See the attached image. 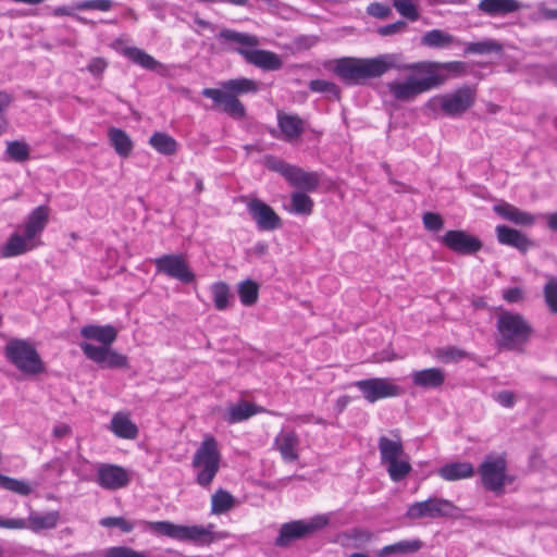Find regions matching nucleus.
<instances>
[{
	"label": "nucleus",
	"mask_w": 557,
	"mask_h": 557,
	"mask_svg": "<svg viewBox=\"0 0 557 557\" xmlns=\"http://www.w3.org/2000/svg\"><path fill=\"white\" fill-rule=\"evenodd\" d=\"M213 524L202 525H182L168 521L146 522L145 529L152 533L169 536L178 541H190L200 545H209L215 541L226 537L224 532H214Z\"/></svg>",
	"instance_id": "5"
},
{
	"label": "nucleus",
	"mask_w": 557,
	"mask_h": 557,
	"mask_svg": "<svg viewBox=\"0 0 557 557\" xmlns=\"http://www.w3.org/2000/svg\"><path fill=\"white\" fill-rule=\"evenodd\" d=\"M104 557H139V554L127 547H111L104 552Z\"/></svg>",
	"instance_id": "58"
},
{
	"label": "nucleus",
	"mask_w": 557,
	"mask_h": 557,
	"mask_svg": "<svg viewBox=\"0 0 557 557\" xmlns=\"http://www.w3.org/2000/svg\"><path fill=\"white\" fill-rule=\"evenodd\" d=\"M545 304L550 313L557 315V277H549L543 288Z\"/></svg>",
	"instance_id": "42"
},
{
	"label": "nucleus",
	"mask_w": 557,
	"mask_h": 557,
	"mask_svg": "<svg viewBox=\"0 0 557 557\" xmlns=\"http://www.w3.org/2000/svg\"><path fill=\"white\" fill-rule=\"evenodd\" d=\"M110 430L119 437L135 438L138 432L137 425L131 421L125 412H117L113 416Z\"/></svg>",
	"instance_id": "29"
},
{
	"label": "nucleus",
	"mask_w": 557,
	"mask_h": 557,
	"mask_svg": "<svg viewBox=\"0 0 557 557\" xmlns=\"http://www.w3.org/2000/svg\"><path fill=\"white\" fill-rule=\"evenodd\" d=\"M149 144L160 153L172 156L177 150V143L165 133H156L150 137Z\"/></svg>",
	"instance_id": "34"
},
{
	"label": "nucleus",
	"mask_w": 557,
	"mask_h": 557,
	"mask_svg": "<svg viewBox=\"0 0 557 557\" xmlns=\"http://www.w3.org/2000/svg\"><path fill=\"white\" fill-rule=\"evenodd\" d=\"M503 297L508 302H519L523 300L524 294L520 287H512L504 290Z\"/></svg>",
	"instance_id": "60"
},
{
	"label": "nucleus",
	"mask_w": 557,
	"mask_h": 557,
	"mask_svg": "<svg viewBox=\"0 0 557 557\" xmlns=\"http://www.w3.org/2000/svg\"><path fill=\"white\" fill-rule=\"evenodd\" d=\"M313 201L302 191H295L290 196V211L296 214L309 215L312 212Z\"/></svg>",
	"instance_id": "37"
},
{
	"label": "nucleus",
	"mask_w": 557,
	"mask_h": 557,
	"mask_svg": "<svg viewBox=\"0 0 557 557\" xmlns=\"http://www.w3.org/2000/svg\"><path fill=\"white\" fill-rule=\"evenodd\" d=\"M222 456L216 440L207 435L197 448L191 466L196 471V482L208 487L220 469Z\"/></svg>",
	"instance_id": "6"
},
{
	"label": "nucleus",
	"mask_w": 557,
	"mask_h": 557,
	"mask_svg": "<svg viewBox=\"0 0 557 557\" xmlns=\"http://www.w3.org/2000/svg\"><path fill=\"white\" fill-rule=\"evenodd\" d=\"M355 386L360 391L362 397L373 404L380 399L398 397L404 394V389L388 377H371L355 382Z\"/></svg>",
	"instance_id": "12"
},
{
	"label": "nucleus",
	"mask_w": 557,
	"mask_h": 557,
	"mask_svg": "<svg viewBox=\"0 0 557 557\" xmlns=\"http://www.w3.org/2000/svg\"><path fill=\"white\" fill-rule=\"evenodd\" d=\"M81 335L89 341L79 344L81 349L90 360L106 368H117L125 363V358L111 348L116 339V331L111 325H86Z\"/></svg>",
	"instance_id": "2"
},
{
	"label": "nucleus",
	"mask_w": 557,
	"mask_h": 557,
	"mask_svg": "<svg viewBox=\"0 0 557 557\" xmlns=\"http://www.w3.org/2000/svg\"><path fill=\"white\" fill-rule=\"evenodd\" d=\"M107 67V62L102 58H95L90 61L88 70L92 74H100Z\"/></svg>",
	"instance_id": "61"
},
{
	"label": "nucleus",
	"mask_w": 557,
	"mask_h": 557,
	"mask_svg": "<svg viewBox=\"0 0 557 557\" xmlns=\"http://www.w3.org/2000/svg\"><path fill=\"white\" fill-rule=\"evenodd\" d=\"M238 296L244 306H252L258 300L259 286L251 280H246L238 284Z\"/></svg>",
	"instance_id": "36"
},
{
	"label": "nucleus",
	"mask_w": 557,
	"mask_h": 557,
	"mask_svg": "<svg viewBox=\"0 0 557 557\" xmlns=\"http://www.w3.org/2000/svg\"><path fill=\"white\" fill-rule=\"evenodd\" d=\"M497 346L503 350L523 352L534 329L520 313L500 310L496 317Z\"/></svg>",
	"instance_id": "3"
},
{
	"label": "nucleus",
	"mask_w": 557,
	"mask_h": 557,
	"mask_svg": "<svg viewBox=\"0 0 557 557\" xmlns=\"http://www.w3.org/2000/svg\"><path fill=\"white\" fill-rule=\"evenodd\" d=\"M475 94L470 87H461L453 92L437 95L428 100L425 109L433 114L444 113L458 116L474 103Z\"/></svg>",
	"instance_id": "7"
},
{
	"label": "nucleus",
	"mask_w": 557,
	"mask_h": 557,
	"mask_svg": "<svg viewBox=\"0 0 557 557\" xmlns=\"http://www.w3.org/2000/svg\"><path fill=\"white\" fill-rule=\"evenodd\" d=\"M456 41L455 37L442 29H432L421 37V45L431 49H445Z\"/></svg>",
	"instance_id": "30"
},
{
	"label": "nucleus",
	"mask_w": 557,
	"mask_h": 557,
	"mask_svg": "<svg viewBox=\"0 0 557 557\" xmlns=\"http://www.w3.org/2000/svg\"><path fill=\"white\" fill-rule=\"evenodd\" d=\"M49 218V209L46 206L37 207L32 213L28 215L25 221L24 226L22 227V232H24L28 238L36 240V237L39 236L45 230Z\"/></svg>",
	"instance_id": "24"
},
{
	"label": "nucleus",
	"mask_w": 557,
	"mask_h": 557,
	"mask_svg": "<svg viewBox=\"0 0 557 557\" xmlns=\"http://www.w3.org/2000/svg\"><path fill=\"white\" fill-rule=\"evenodd\" d=\"M212 296L214 306L218 310H224L228 306L230 288L225 283H215L212 285Z\"/></svg>",
	"instance_id": "44"
},
{
	"label": "nucleus",
	"mask_w": 557,
	"mask_h": 557,
	"mask_svg": "<svg viewBox=\"0 0 557 557\" xmlns=\"http://www.w3.org/2000/svg\"><path fill=\"white\" fill-rule=\"evenodd\" d=\"M458 510V507L448 499L431 497L426 500L411 504L407 509L406 517L412 520L450 518L456 517Z\"/></svg>",
	"instance_id": "11"
},
{
	"label": "nucleus",
	"mask_w": 557,
	"mask_h": 557,
	"mask_svg": "<svg viewBox=\"0 0 557 557\" xmlns=\"http://www.w3.org/2000/svg\"><path fill=\"white\" fill-rule=\"evenodd\" d=\"M299 436L293 430H282L274 438V448L286 462L298 460Z\"/></svg>",
	"instance_id": "16"
},
{
	"label": "nucleus",
	"mask_w": 557,
	"mask_h": 557,
	"mask_svg": "<svg viewBox=\"0 0 557 557\" xmlns=\"http://www.w3.org/2000/svg\"><path fill=\"white\" fill-rule=\"evenodd\" d=\"M265 165L271 171L277 172L283 175L285 178L287 177V173L290 171L292 164L284 162L281 159L275 157H267Z\"/></svg>",
	"instance_id": "51"
},
{
	"label": "nucleus",
	"mask_w": 557,
	"mask_h": 557,
	"mask_svg": "<svg viewBox=\"0 0 557 557\" xmlns=\"http://www.w3.org/2000/svg\"><path fill=\"white\" fill-rule=\"evenodd\" d=\"M202 95L207 98L212 99L215 104L222 106L225 97L227 96V91L223 89L205 88L202 90Z\"/></svg>",
	"instance_id": "59"
},
{
	"label": "nucleus",
	"mask_w": 557,
	"mask_h": 557,
	"mask_svg": "<svg viewBox=\"0 0 557 557\" xmlns=\"http://www.w3.org/2000/svg\"><path fill=\"white\" fill-rule=\"evenodd\" d=\"M158 271L170 277L188 284L194 282L195 274L189 270L186 261L180 255H165L154 261Z\"/></svg>",
	"instance_id": "13"
},
{
	"label": "nucleus",
	"mask_w": 557,
	"mask_h": 557,
	"mask_svg": "<svg viewBox=\"0 0 557 557\" xmlns=\"http://www.w3.org/2000/svg\"><path fill=\"white\" fill-rule=\"evenodd\" d=\"M445 372L440 368H429L423 370L413 371L411 380L414 386L429 389L437 388L445 382Z\"/></svg>",
	"instance_id": "22"
},
{
	"label": "nucleus",
	"mask_w": 557,
	"mask_h": 557,
	"mask_svg": "<svg viewBox=\"0 0 557 557\" xmlns=\"http://www.w3.org/2000/svg\"><path fill=\"white\" fill-rule=\"evenodd\" d=\"M60 521V512L58 510L35 511L32 510L26 518V530L34 533H40L57 528Z\"/></svg>",
	"instance_id": "18"
},
{
	"label": "nucleus",
	"mask_w": 557,
	"mask_h": 557,
	"mask_svg": "<svg viewBox=\"0 0 557 557\" xmlns=\"http://www.w3.org/2000/svg\"><path fill=\"white\" fill-rule=\"evenodd\" d=\"M309 88L314 92H324L329 95L331 98L339 99V88L332 82L323 81V79H314L309 84Z\"/></svg>",
	"instance_id": "46"
},
{
	"label": "nucleus",
	"mask_w": 557,
	"mask_h": 557,
	"mask_svg": "<svg viewBox=\"0 0 557 557\" xmlns=\"http://www.w3.org/2000/svg\"><path fill=\"white\" fill-rule=\"evenodd\" d=\"M539 12L543 20H557V9H548L544 4H540Z\"/></svg>",
	"instance_id": "62"
},
{
	"label": "nucleus",
	"mask_w": 557,
	"mask_h": 557,
	"mask_svg": "<svg viewBox=\"0 0 557 557\" xmlns=\"http://www.w3.org/2000/svg\"><path fill=\"white\" fill-rule=\"evenodd\" d=\"M423 224L428 231L437 232L443 228L444 221L440 214L426 212L423 215Z\"/></svg>",
	"instance_id": "53"
},
{
	"label": "nucleus",
	"mask_w": 557,
	"mask_h": 557,
	"mask_svg": "<svg viewBox=\"0 0 557 557\" xmlns=\"http://www.w3.org/2000/svg\"><path fill=\"white\" fill-rule=\"evenodd\" d=\"M108 136L111 146L120 157L126 158L129 156L133 149V143L125 132L112 127L109 129Z\"/></svg>",
	"instance_id": "31"
},
{
	"label": "nucleus",
	"mask_w": 557,
	"mask_h": 557,
	"mask_svg": "<svg viewBox=\"0 0 557 557\" xmlns=\"http://www.w3.org/2000/svg\"><path fill=\"white\" fill-rule=\"evenodd\" d=\"M219 37L227 42L237 45V47H233L232 49L255 66L267 71H275L282 67V60L276 53L255 49L259 46V39L255 35L223 29L220 32Z\"/></svg>",
	"instance_id": "4"
},
{
	"label": "nucleus",
	"mask_w": 557,
	"mask_h": 557,
	"mask_svg": "<svg viewBox=\"0 0 557 557\" xmlns=\"http://www.w3.org/2000/svg\"><path fill=\"white\" fill-rule=\"evenodd\" d=\"M37 246V240L28 238L24 232H16L9 237L8 242L1 248L0 253L3 258H12L26 253Z\"/></svg>",
	"instance_id": "19"
},
{
	"label": "nucleus",
	"mask_w": 557,
	"mask_h": 557,
	"mask_svg": "<svg viewBox=\"0 0 557 557\" xmlns=\"http://www.w3.org/2000/svg\"><path fill=\"white\" fill-rule=\"evenodd\" d=\"M327 523L329 518L324 515H318L309 520H295L284 523L278 530L274 544L277 547H288L295 541L308 537L322 530Z\"/></svg>",
	"instance_id": "10"
},
{
	"label": "nucleus",
	"mask_w": 557,
	"mask_h": 557,
	"mask_svg": "<svg viewBox=\"0 0 557 557\" xmlns=\"http://www.w3.org/2000/svg\"><path fill=\"white\" fill-rule=\"evenodd\" d=\"M407 28V23L404 21H397L395 23L382 26L377 29L381 36H391L397 33H401Z\"/></svg>",
	"instance_id": "57"
},
{
	"label": "nucleus",
	"mask_w": 557,
	"mask_h": 557,
	"mask_svg": "<svg viewBox=\"0 0 557 557\" xmlns=\"http://www.w3.org/2000/svg\"><path fill=\"white\" fill-rule=\"evenodd\" d=\"M346 537L355 542V546H361L373 539V533L366 529H352L346 533Z\"/></svg>",
	"instance_id": "50"
},
{
	"label": "nucleus",
	"mask_w": 557,
	"mask_h": 557,
	"mask_svg": "<svg viewBox=\"0 0 557 557\" xmlns=\"http://www.w3.org/2000/svg\"><path fill=\"white\" fill-rule=\"evenodd\" d=\"M474 473L473 465L468 461L449 462L437 470V474L448 482L470 479Z\"/></svg>",
	"instance_id": "23"
},
{
	"label": "nucleus",
	"mask_w": 557,
	"mask_h": 557,
	"mask_svg": "<svg viewBox=\"0 0 557 557\" xmlns=\"http://www.w3.org/2000/svg\"><path fill=\"white\" fill-rule=\"evenodd\" d=\"M0 487L22 496H27L33 492V486L29 482L5 476L3 474L0 482Z\"/></svg>",
	"instance_id": "40"
},
{
	"label": "nucleus",
	"mask_w": 557,
	"mask_h": 557,
	"mask_svg": "<svg viewBox=\"0 0 557 557\" xmlns=\"http://www.w3.org/2000/svg\"><path fill=\"white\" fill-rule=\"evenodd\" d=\"M113 48L124 57L128 58L135 63L139 62V50L135 47H131L124 39H119L114 42Z\"/></svg>",
	"instance_id": "49"
},
{
	"label": "nucleus",
	"mask_w": 557,
	"mask_h": 557,
	"mask_svg": "<svg viewBox=\"0 0 557 557\" xmlns=\"http://www.w3.org/2000/svg\"><path fill=\"white\" fill-rule=\"evenodd\" d=\"M71 433V428L67 424H58L53 428L52 434L55 438H62Z\"/></svg>",
	"instance_id": "63"
},
{
	"label": "nucleus",
	"mask_w": 557,
	"mask_h": 557,
	"mask_svg": "<svg viewBox=\"0 0 557 557\" xmlns=\"http://www.w3.org/2000/svg\"><path fill=\"white\" fill-rule=\"evenodd\" d=\"M496 235L500 244L511 246L521 252L528 251L534 245L523 233L506 225H498Z\"/></svg>",
	"instance_id": "20"
},
{
	"label": "nucleus",
	"mask_w": 557,
	"mask_h": 557,
	"mask_svg": "<svg viewBox=\"0 0 557 557\" xmlns=\"http://www.w3.org/2000/svg\"><path fill=\"white\" fill-rule=\"evenodd\" d=\"M100 524L104 528H113L116 527L121 529L123 532H129L133 530L134 524L129 523L125 519L121 517H108L100 520Z\"/></svg>",
	"instance_id": "52"
},
{
	"label": "nucleus",
	"mask_w": 557,
	"mask_h": 557,
	"mask_svg": "<svg viewBox=\"0 0 557 557\" xmlns=\"http://www.w3.org/2000/svg\"><path fill=\"white\" fill-rule=\"evenodd\" d=\"M465 69V63L460 61L406 64L401 62V54L384 53L375 58H342L336 61L334 73L347 84H360L366 79L381 77L391 70L412 72L405 79L386 84L395 100L410 102L419 95L444 85L451 76L460 75Z\"/></svg>",
	"instance_id": "1"
},
{
	"label": "nucleus",
	"mask_w": 557,
	"mask_h": 557,
	"mask_svg": "<svg viewBox=\"0 0 557 557\" xmlns=\"http://www.w3.org/2000/svg\"><path fill=\"white\" fill-rule=\"evenodd\" d=\"M518 0H481L478 9L486 15L498 16L518 12L523 8Z\"/></svg>",
	"instance_id": "21"
},
{
	"label": "nucleus",
	"mask_w": 557,
	"mask_h": 557,
	"mask_svg": "<svg viewBox=\"0 0 557 557\" xmlns=\"http://www.w3.org/2000/svg\"><path fill=\"white\" fill-rule=\"evenodd\" d=\"M493 398L495 401H497L500 406L505 408H511L516 404V395L511 391H500L494 394Z\"/></svg>",
	"instance_id": "56"
},
{
	"label": "nucleus",
	"mask_w": 557,
	"mask_h": 557,
	"mask_svg": "<svg viewBox=\"0 0 557 557\" xmlns=\"http://www.w3.org/2000/svg\"><path fill=\"white\" fill-rule=\"evenodd\" d=\"M221 87L223 90L227 91V94L236 97V95L256 92L259 85L252 79L240 77L225 81L221 84Z\"/></svg>",
	"instance_id": "33"
},
{
	"label": "nucleus",
	"mask_w": 557,
	"mask_h": 557,
	"mask_svg": "<svg viewBox=\"0 0 557 557\" xmlns=\"http://www.w3.org/2000/svg\"><path fill=\"white\" fill-rule=\"evenodd\" d=\"M7 359L26 375H37L45 371V364L35 347L24 339H11L5 348Z\"/></svg>",
	"instance_id": "8"
},
{
	"label": "nucleus",
	"mask_w": 557,
	"mask_h": 557,
	"mask_svg": "<svg viewBox=\"0 0 557 557\" xmlns=\"http://www.w3.org/2000/svg\"><path fill=\"white\" fill-rule=\"evenodd\" d=\"M503 51L502 44L493 39H486L478 42H470L467 45L466 52L473 54H485V53H499Z\"/></svg>",
	"instance_id": "41"
},
{
	"label": "nucleus",
	"mask_w": 557,
	"mask_h": 557,
	"mask_svg": "<svg viewBox=\"0 0 557 557\" xmlns=\"http://www.w3.org/2000/svg\"><path fill=\"white\" fill-rule=\"evenodd\" d=\"M478 472L482 485L496 495L504 493L505 486L513 479L507 474V461L503 456L488 455L480 465Z\"/></svg>",
	"instance_id": "9"
},
{
	"label": "nucleus",
	"mask_w": 557,
	"mask_h": 557,
	"mask_svg": "<svg viewBox=\"0 0 557 557\" xmlns=\"http://www.w3.org/2000/svg\"><path fill=\"white\" fill-rule=\"evenodd\" d=\"M141 67L156 72L161 76H166L169 74V69L166 65L160 63L151 55L141 52Z\"/></svg>",
	"instance_id": "47"
},
{
	"label": "nucleus",
	"mask_w": 557,
	"mask_h": 557,
	"mask_svg": "<svg viewBox=\"0 0 557 557\" xmlns=\"http://www.w3.org/2000/svg\"><path fill=\"white\" fill-rule=\"evenodd\" d=\"M248 212L257 226L262 231H273L281 226V218L275 211L259 199H251L248 205Z\"/></svg>",
	"instance_id": "15"
},
{
	"label": "nucleus",
	"mask_w": 557,
	"mask_h": 557,
	"mask_svg": "<svg viewBox=\"0 0 557 557\" xmlns=\"http://www.w3.org/2000/svg\"><path fill=\"white\" fill-rule=\"evenodd\" d=\"M7 154L15 162H24L29 158V148L23 141H9L7 144Z\"/></svg>",
	"instance_id": "43"
},
{
	"label": "nucleus",
	"mask_w": 557,
	"mask_h": 557,
	"mask_svg": "<svg viewBox=\"0 0 557 557\" xmlns=\"http://www.w3.org/2000/svg\"><path fill=\"white\" fill-rule=\"evenodd\" d=\"M0 529L26 530V519L0 517Z\"/></svg>",
	"instance_id": "55"
},
{
	"label": "nucleus",
	"mask_w": 557,
	"mask_h": 557,
	"mask_svg": "<svg viewBox=\"0 0 557 557\" xmlns=\"http://www.w3.org/2000/svg\"><path fill=\"white\" fill-rule=\"evenodd\" d=\"M278 125L286 140L298 138L302 133V121L296 115L278 114Z\"/></svg>",
	"instance_id": "32"
},
{
	"label": "nucleus",
	"mask_w": 557,
	"mask_h": 557,
	"mask_svg": "<svg viewBox=\"0 0 557 557\" xmlns=\"http://www.w3.org/2000/svg\"><path fill=\"white\" fill-rule=\"evenodd\" d=\"M112 7L111 0H85L77 2L74 5L75 10H97V11H109Z\"/></svg>",
	"instance_id": "48"
},
{
	"label": "nucleus",
	"mask_w": 557,
	"mask_h": 557,
	"mask_svg": "<svg viewBox=\"0 0 557 557\" xmlns=\"http://www.w3.org/2000/svg\"><path fill=\"white\" fill-rule=\"evenodd\" d=\"M13 98L5 91H0V114H4L5 110L11 104Z\"/></svg>",
	"instance_id": "64"
},
{
	"label": "nucleus",
	"mask_w": 557,
	"mask_h": 557,
	"mask_svg": "<svg viewBox=\"0 0 557 557\" xmlns=\"http://www.w3.org/2000/svg\"><path fill=\"white\" fill-rule=\"evenodd\" d=\"M367 13L377 18H386L391 15L392 10L386 4L373 2L368 5Z\"/></svg>",
	"instance_id": "54"
},
{
	"label": "nucleus",
	"mask_w": 557,
	"mask_h": 557,
	"mask_svg": "<svg viewBox=\"0 0 557 557\" xmlns=\"http://www.w3.org/2000/svg\"><path fill=\"white\" fill-rule=\"evenodd\" d=\"M494 211L505 220H508L517 225L530 226L535 222L534 215L522 211L507 202L494 206Z\"/></svg>",
	"instance_id": "25"
},
{
	"label": "nucleus",
	"mask_w": 557,
	"mask_h": 557,
	"mask_svg": "<svg viewBox=\"0 0 557 557\" xmlns=\"http://www.w3.org/2000/svg\"><path fill=\"white\" fill-rule=\"evenodd\" d=\"M286 180L290 185L305 190H314L319 185V175L314 172H307L298 166L292 165Z\"/></svg>",
	"instance_id": "26"
},
{
	"label": "nucleus",
	"mask_w": 557,
	"mask_h": 557,
	"mask_svg": "<svg viewBox=\"0 0 557 557\" xmlns=\"http://www.w3.org/2000/svg\"><path fill=\"white\" fill-rule=\"evenodd\" d=\"M234 506V497L224 490L216 491L211 497V511L215 515L223 513Z\"/></svg>",
	"instance_id": "38"
},
{
	"label": "nucleus",
	"mask_w": 557,
	"mask_h": 557,
	"mask_svg": "<svg viewBox=\"0 0 557 557\" xmlns=\"http://www.w3.org/2000/svg\"><path fill=\"white\" fill-rule=\"evenodd\" d=\"M441 242L460 255H472L482 248L481 240L465 231H448L441 237Z\"/></svg>",
	"instance_id": "14"
},
{
	"label": "nucleus",
	"mask_w": 557,
	"mask_h": 557,
	"mask_svg": "<svg viewBox=\"0 0 557 557\" xmlns=\"http://www.w3.org/2000/svg\"><path fill=\"white\" fill-rule=\"evenodd\" d=\"M97 482L106 490H117L127 484L128 474L121 467L101 465L97 472Z\"/></svg>",
	"instance_id": "17"
},
{
	"label": "nucleus",
	"mask_w": 557,
	"mask_h": 557,
	"mask_svg": "<svg viewBox=\"0 0 557 557\" xmlns=\"http://www.w3.org/2000/svg\"><path fill=\"white\" fill-rule=\"evenodd\" d=\"M384 465L387 467V472L394 482L403 480L411 471V466L406 455Z\"/></svg>",
	"instance_id": "35"
},
{
	"label": "nucleus",
	"mask_w": 557,
	"mask_h": 557,
	"mask_svg": "<svg viewBox=\"0 0 557 557\" xmlns=\"http://www.w3.org/2000/svg\"><path fill=\"white\" fill-rule=\"evenodd\" d=\"M255 413V407L246 401H243L228 408L226 420L230 423H236L252 417Z\"/></svg>",
	"instance_id": "39"
},
{
	"label": "nucleus",
	"mask_w": 557,
	"mask_h": 557,
	"mask_svg": "<svg viewBox=\"0 0 557 557\" xmlns=\"http://www.w3.org/2000/svg\"><path fill=\"white\" fill-rule=\"evenodd\" d=\"M222 110L234 119H242L245 115V108L243 103L234 95L231 94H227L225 97L222 104Z\"/></svg>",
	"instance_id": "45"
},
{
	"label": "nucleus",
	"mask_w": 557,
	"mask_h": 557,
	"mask_svg": "<svg viewBox=\"0 0 557 557\" xmlns=\"http://www.w3.org/2000/svg\"><path fill=\"white\" fill-rule=\"evenodd\" d=\"M377 446L383 465L398 457H405L403 442L398 434H395L394 438L381 436Z\"/></svg>",
	"instance_id": "27"
},
{
	"label": "nucleus",
	"mask_w": 557,
	"mask_h": 557,
	"mask_svg": "<svg viewBox=\"0 0 557 557\" xmlns=\"http://www.w3.org/2000/svg\"><path fill=\"white\" fill-rule=\"evenodd\" d=\"M423 546V543L418 540H405L397 543L386 545L381 548L377 553V557H391V556H407L418 553Z\"/></svg>",
	"instance_id": "28"
}]
</instances>
